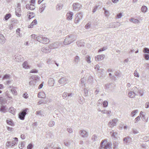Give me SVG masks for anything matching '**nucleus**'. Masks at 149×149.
I'll return each instance as SVG.
<instances>
[{
  "instance_id": "obj_1",
  "label": "nucleus",
  "mask_w": 149,
  "mask_h": 149,
  "mask_svg": "<svg viewBox=\"0 0 149 149\" xmlns=\"http://www.w3.org/2000/svg\"><path fill=\"white\" fill-rule=\"evenodd\" d=\"M77 39L76 36L72 34L69 35L64 39L63 44L65 45H69L75 40Z\"/></svg>"
},
{
  "instance_id": "obj_2",
  "label": "nucleus",
  "mask_w": 149,
  "mask_h": 149,
  "mask_svg": "<svg viewBox=\"0 0 149 149\" xmlns=\"http://www.w3.org/2000/svg\"><path fill=\"white\" fill-rule=\"evenodd\" d=\"M111 143L106 139L103 140L100 143V147L98 149H112Z\"/></svg>"
},
{
  "instance_id": "obj_3",
  "label": "nucleus",
  "mask_w": 149,
  "mask_h": 149,
  "mask_svg": "<svg viewBox=\"0 0 149 149\" xmlns=\"http://www.w3.org/2000/svg\"><path fill=\"white\" fill-rule=\"evenodd\" d=\"M83 14L81 12H79L76 14L75 18L74 21L75 23L77 24L79 23L81 20L83 18Z\"/></svg>"
},
{
  "instance_id": "obj_4",
  "label": "nucleus",
  "mask_w": 149,
  "mask_h": 149,
  "mask_svg": "<svg viewBox=\"0 0 149 149\" xmlns=\"http://www.w3.org/2000/svg\"><path fill=\"white\" fill-rule=\"evenodd\" d=\"M28 109H26L20 112L18 114L19 118L21 120H24L26 115L27 114V112Z\"/></svg>"
},
{
  "instance_id": "obj_5",
  "label": "nucleus",
  "mask_w": 149,
  "mask_h": 149,
  "mask_svg": "<svg viewBox=\"0 0 149 149\" xmlns=\"http://www.w3.org/2000/svg\"><path fill=\"white\" fill-rule=\"evenodd\" d=\"M38 77L36 75H33L31 77V79L32 80L30 81L29 82V84L30 86L34 85L36 83V80Z\"/></svg>"
},
{
  "instance_id": "obj_6",
  "label": "nucleus",
  "mask_w": 149,
  "mask_h": 149,
  "mask_svg": "<svg viewBox=\"0 0 149 149\" xmlns=\"http://www.w3.org/2000/svg\"><path fill=\"white\" fill-rule=\"evenodd\" d=\"M74 94L72 93H68L67 92H64L63 93L62 97L63 99L67 100L69 98V97H72Z\"/></svg>"
},
{
  "instance_id": "obj_7",
  "label": "nucleus",
  "mask_w": 149,
  "mask_h": 149,
  "mask_svg": "<svg viewBox=\"0 0 149 149\" xmlns=\"http://www.w3.org/2000/svg\"><path fill=\"white\" fill-rule=\"evenodd\" d=\"M118 121V120L116 118L113 119L109 122L108 125L109 127H113L116 125Z\"/></svg>"
},
{
  "instance_id": "obj_8",
  "label": "nucleus",
  "mask_w": 149,
  "mask_h": 149,
  "mask_svg": "<svg viewBox=\"0 0 149 149\" xmlns=\"http://www.w3.org/2000/svg\"><path fill=\"white\" fill-rule=\"evenodd\" d=\"M73 9L74 10H78L82 7L81 5L78 3H74L72 5Z\"/></svg>"
},
{
  "instance_id": "obj_9",
  "label": "nucleus",
  "mask_w": 149,
  "mask_h": 149,
  "mask_svg": "<svg viewBox=\"0 0 149 149\" xmlns=\"http://www.w3.org/2000/svg\"><path fill=\"white\" fill-rule=\"evenodd\" d=\"M68 80L67 77H61L58 80V82L60 84H63L65 83H67Z\"/></svg>"
},
{
  "instance_id": "obj_10",
  "label": "nucleus",
  "mask_w": 149,
  "mask_h": 149,
  "mask_svg": "<svg viewBox=\"0 0 149 149\" xmlns=\"http://www.w3.org/2000/svg\"><path fill=\"white\" fill-rule=\"evenodd\" d=\"M15 58L14 60L16 61H20L23 60V58L22 56L20 55L17 54L15 56Z\"/></svg>"
},
{
  "instance_id": "obj_11",
  "label": "nucleus",
  "mask_w": 149,
  "mask_h": 149,
  "mask_svg": "<svg viewBox=\"0 0 149 149\" xmlns=\"http://www.w3.org/2000/svg\"><path fill=\"white\" fill-rule=\"evenodd\" d=\"M80 134L81 136L85 138L87 137L88 135V133L85 130H81L80 131Z\"/></svg>"
},
{
  "instance_id": "obj_12",
  "label": "nucleus",
  "mask_w": 149,
  "mask_h": 149,
  "mask_svg": "<svg viewBox=\"0 0 149 149\" xmlns=\"http://www.w3.org/2000/svg\"><path fill=\"white\" fill-rule=\"evenodd\" d=\"M131 140V138L129 136H127L123 139V141L124 143L125 144H127V143L129 142Z\"/></svg>"
},
{
  "instance_id": "obj_13",
  "label": "nucleus",
  "mask_w": 149,
  "mask_h": 149,
  "mask_svg": "<svg viewBox=\"0 0 149 149\" xmlns=\"http://www.w3.org/2000/svg\"><path fill=\"white\" fill-rule=\"evenodd\" d=\"M6 38L3 35L0 34V44H3L5 42Z\"/></svg>"
},
{
  "instance_id": "obj_14",
  "label": "nucleus",
  "mask_w": 149,
  "mask_h": 149,
  "mask_svg": "<svg viewBox=\"0 0 149 149\" xmlns=\"http://www.w3.org/2000/svg\"><path fill=\"white\" fill-rule=\"evenodd\" d=\"M104 57L105 55L104 54L98 55L97 57H95V59L96 61H99L102 60Z\"/></svg>"
},
{
  "instance_id": "obj_15",
  "label": "nucleus",
  "mask_w": 149,
  "mask_h": 149,
  "mask_svg": "<svg viewBox=\"0 0 149 149\" xmlns=\"http://www.w3.org/2000/svg\"><path fill=\"white\" fill-rule=\"evenodd\" d=\"M49 47H44L42 48L41 49V51L45 53H48L50 52L51 51V49H50Z\"/></svg>"
},
{
  "instance_id": "obj_16",
  "label": "nucleus",
  "mask_w": 149,
  "mask_h": 149,
  "mask_svg": "<svg viewBox=\"0 0 149 149\" xmlns=\"http://www.w3.org/2000/svg\"><path fill=\"white\" fill-rule=\"evenodd\" d=\"M59 46L58 43L55 42L51 44L49 46V48L51 49H55L57 48Z\"/></svg>"
},
{
  "instance_id": "obj_17",
  "label": "nucleus",
  "mask_w": 149,
  "mask_h": 149,
  "mask_svg": "<svg viewBox=\"0 0 149 149\" xmlns=\"http://www.w3.org/2000/svg\"><path fill=\"white\" fill-rule=\"evenodd\" d=\"M46 6V4L43 3L41 5L39 8V11L40 13H42L44 10Z\"/></svg>"
},
{
  "instance_id": "obj_18",
  "label": "nucleus",
  "mask_w": 149,
  "mask_h": 149,
  "mask_svg": "<svg viewBox=\"0 0 149 149\" xmlns=\"http://www.w3.org/2000/svg\"><path fill=\"white\" fill-rule=\"evenodd\" d=\"M18 139L17 137L13 138V140H12L11 146H15L17 143Z\"/></svg>"
},
{
  "instance_id": "obj_19",
  "label": "nucleus",
  "mask_w": 149,
  "mask_h": 149,
  "mask_svg": "<svg viewBox=\"0 0 149 149\" xmlns=\"http://www.w3.org/2000/svg\"><path fill=\"white\" fill-rule=\"evenodd\" d=\"M137 94H135L132 91H130L128 93V95L129 97L131 98L134 97L135 95H137Z\"/></svg>"
},
{
  "instance_id": "obj_20",
  "label": "nucleus",
  "mask_w": 149,
  "mask_h": 149,
  "mask_svg": "<svg viewBox=\"0 0 149 149\" xmlns=\"http://www.w3.org/2000/svg\"><path fill=\"white\" fill-rule=\"evenodd\" d=\"M77 45L78 47H82L84 46L85 43L81 40L78 41L77 42Z\"/></svg>"
},
{
  "instance_id": "obj_21",
  "label": "nucleus",
  "mask_w": 149,
  "mask_h": 149,
  "mask_svg": "<svg viewBox=\"0 0 149 149\" xmlns=\"http://www.w3.org/2000/svg\"><path fill=\"white\" fill-rule=\"evenodd\" d=\"M73 15V13L72 12L67 13V19L68 20L72 19Z\"/></svg>"
},
{
  "instance_id": "obj_22",
  "label": "nucleus",
  "mask_w": 149,
  "mask_h": 149,
  "mask_svg": "<svg viewBox=\"0 0 149 149\" xmlns=\"http://www.w3.org/2000/svg\"><path fill=\"white\" fill-rule=\"evenodd\" d=\"M54 83V80L53 78H51L49 79L48 83L50 86L53 85Z\"/></svg>"
},
{
  "instance_id": "obj_23",
  "label": "nucleus",
  "mask_w": 149,
  "mask_h": 149,
  "mask_svg": "<svg viewBox=\"0 0 149 149\" xmlns=\"http://www.w3.org/2000/svg\"><path fill=\"white\" fill-rule=\"evenodd\" d=\"M110 134L111 136L114 139L116 138V136L117 135V133L116 132H114L113 131L110 132Z\"/></svg>"
},
{
  "instance_id": "obj_24",
  "label": "nucleus",
  "mask_w": 149,
  "mask_h": 149,
  "mask_svg": "<svg viewBox=\"0 0 149 149\" xmlns=\"http://www.w3.org/2000/svg\"><path fill=\"white\" fill-rule=\"evenodd\" d=\"M129 20L130 21L132 22L135 24H138L140 23V22L138 20L134 19V18L132 17L131 18V19H130Z\"/></svg>"
},
{
  "instance_id": "obj_25",
  "label": "nucleus",
  "mask_w": 149,
  "mask_h": 149,
  "mask_svg": "<svg viewBox=\"0 0 149 149\" xmlns=\"http://www.w3.org/2000/svg\"><path fill=\"white\" fill-rule=\"evenodd\" d=\"M42 42L41 43H47L49 42V40L43 36V39H42Z\"/></svg>"
},
{
  "instance_id": "obj_26",
  "label": "nucleus",
  "mask_w": 149,
  "mask_h": 149,
  "mask_svg": "<svg viewBox=\"0 0 149 149\" xmlns=\"http://www.w3.org/2000/svg\"><path fill=\"white\" fill-rule=\"evenodd\" d=\"M38 97L45 98V95L44 93H40L38 94Z\"/></svg>"
},
{
  "instance_id": "obj_27",
  "label": "nucleus",
  "mask_w": 149,
  "mask_h": 149,
  "mask_svg": "<svg viewBox=\"0 0 149 149\" xmlns=\"http://www.w3.org/2000/svg\"><path fill=\"white\" fill-rule=\"evenodd\" d=\"M80 59L79 57L78 56H76L74 58V62L76 63H78L80 61Z\"/></svg>"
},
{
  "instance_id": "obj_28",
  "label": "nucleus",
  "mask_w": 149,
  "mask_h": 149,
  "mask_svg": "<svg viewBox=\"0 0 149 149\" xmlns=\"http://www.w3.org/2000/svg\"><path fill=\"white\" fill-rule=\"evenodd\" d=\"M43 36L40 35L37 37L36 38V40L39 42H40L41 43L42 42V39H43Z\"/></svg>"
},
{
  "instance_id": "obj_29",
  "label": "nucleus",
  "mask_w": 149,
  "mask_h": 149,
  "mask_svg": "<svg viewBox=\"0 0 149 149\" xmlns=\"http://www.w3.org/2000/svg\"><path fill=\"white\" fill-rule=\"evenodd\" d=\"M63 5L62 4L59 3L57 5L56 8L57 10H60L62 8Z\"/></svg>"
},
{
  "instance_id": "obj_30",
  "label": "nucleus",
  "mask_w": 149,
  "mask_h": 149,
  "mask_svg": "<svg viewBox=\"0 0 149 149\" xmlns=\"http://www.w3.org/2000/svg\"><path fill=\"white\" fill-rule=\"evenodd\" d=\"M11 91L12 93L14 95H16L17 94V93L16 90L15 89V87H13L12 89H11Z\"/></svg>"
},
{
  "instance_id": "obj_31",
  "label": "nucleus",
  "mask_w": 149,
  "mask_h": 149,
  "mask_svg": "<svg viewBox=\"0 0 149 149\" xmlns=\"http://www.w3.org/2000/svg\"><path fill=\"white\" fill-rule=\"evenodd\" d=\"M103 9L104 10V13L105 16L107 17H109V11L106 10L105 8H103Z\"/></svg>"
},
{
  "instance_id": "obj_32",
  "label": "nucleus",
  "mask_w": 149,
  "mask_h": 149,
  "mask_svg": "<svg viewBox=\"0 0 149 149\" xmlns=\"http://www.w3.org/2000/svg\"><path fill=\"white\" fill-rule=\"evenodd\" d=\"M118 142L114 141L113 143V149H117L118 146Z\"/></svg>"
},
{
  "instance_id": "obj_33",
  "label": "nucleus",
  "mask_w": 149,
  "mask_h": 149,
  "mask_svg": "<svg viewBox=\"0 0 149 149\" xmlns=\"http://www.w3.org/2000/svg\"><path fill=\"white\" fill-rule=\"evenodd\" d=\"M22 66L23 68L25 69L28 68H29V66L27 62L25 61L23 64Z\"/></svg>"
},
{
  "instance_id": "obj_34",
  "label": "nucleus",
  "mask_w": 149,
  "mask_h": 149,
  "mask_svg": "<svg viewBox=\"0 0 149 149\" xmlns=\"http://www.w3.org/2000/svg\"><path fill=\"white\" fill-rule=\"evenodd\" d=\"M15 110L16 109H14V108L13 107H10L9 109L10 112L13 114H14L15 113Z\"/></svg>"
},
{
  "instance_id": "obj_35",
  "label": "nucleus",
  "mask_w": 149,
  "mask_h": 149,
  "mask_svg": "<svg viewBox=\"0 0 149 149\" xmlns=\"http://www.w3.org/2000/svg\"><path fill=\"white\" fill-rule=\"evenodd\" d=\"M140 116L141 115L142 116L143 120L145 122H147V120L146 119L145 117V115H144L143 114V112L142 111H141L140 113Z\"/></svg>"
},
{
  "instance_id": "obj_36",
  "label": "nucleus",
  "mask_w": 149,
  "mask_h": 149,
  "mask_svg": "<svg viewBox=\"0 0 149 149\" xmlns=\"http://www.w3.org/2000/svg\"><path fill=\"white\" fill-rule=\"evenodd\" d=\"M111 111H108L107 110H104L102 111V113L103 114H109L111 113Z\"/></svg>"
},
{
  "instance_id": "obj_37",
  "label": "nucleus",
  "mask_w": 149,
  "mask_h": 149,
  "mask_svg": "<svg viewBox=\"0 0 149 149\" xmlns=\"http://www.w3.org/2000/svg\"><path fill=\"white\" fill-rule=\"evenodd\" d=\"M55 125V122L54 121L51 120L49 123L48 125L50 127H52Z\"/></svg>"
},
{
  "instance_id": "obj_38",
  "label": "nucleus",
  "mask_w": 149,
  "mask_h": 149,
  "mask_svg": "<svg viewBox=\"0 0 149 149\" xmlns=\"http://www.w3.org/2000/svg\"><path fill=\"white\" fill-rule=\"evenodd\" d=\"M147 7L145 6H142L141 8V11L143 13H145L147 11Z\"/></svg>"
},
{
  "instance_id": "obj_39",
  "label": "nucleus",
  "mask_w": 149,
  "mask_h": 149,
  "mask_svg": "<svg viewBox=\"0 0 149 149\" xmlns=\"http://www.w3.org/2000/svg\"><path fill=\"white\" fill-rule=\"evenodd\" d=\"M92 140L94 141H96L98 140L97 136L96 135H93L92 137Z\"/></svg>"
},
{
  "instance_id": "obj_40",
  "label": "nucleus",
  "mask_w": 149,
  "mask_h": 149,
  "mask_svg": "<svg viewBox=\"0 0 149 149\" xmlns=\"http://www.w3.org/2000/svg\"><path fill=\"white\" fill-rule=\"evenodd\" d=\"M28 14H29V16L28 18L29 19H30L31 18H32L34 16V14L33 13L31 12H29L28 13Z\"/></svg>"
},
{
  "instance_id": "obj_41",
  "label": "nucleus",
  "mask_w": 149,
  "mask_h": 149,
  "mask_svg": "<svg viewBox=\"0 0 149 149\" xmlns=\"http://www.w3.org/2000/svg\"><path fill=\"white\" fill-rule=\"evenodd\" d=\"M138 112V110H135L133 111L130 114L131 116L132 117H133L135 115L136 113H137Z\"/></svg>"
},
{
  "instance_id": "obj_42",
  "label": "nucleus",
  "mask_w": 149,
  "mask_h": 149,
  "mask_svg": "<svg viewBox=\"0 0 149 149\" xmlns=\"http://www.w3.org/2000/svg\"><path fill=\"white\" fill-rule=\"evenodd\" d=\"M132 91L135 94H137L136 93H138L139 89L137 88L136 87H134L132 88Z\"/></svg>"
},
{
  "instance_id": "obj_43",
  "label": "nucleus",
  "mask_w": 149,
  "mask_h": 149,
  "mask_svg": "<svg viewBox=\"0 0 149 149\" xmlns=\"http://www.w3.org/2000/svg\"><path fill=\"white\" fill-rule=\"evenodd\" d=\"M6 145L7 147H12L13 146H11L12 143L10 141H7L6 142Z\"/></svg>"
},
{
  "instance_id": "obj_44",
  "label": "nucleus",
  "mask_w": 149,
  "mask_h": 149,
  "mask_svg": "<svg viewBox=\"0 0 149 149\" xmlns=\"http://www.w3.org/2000/svg\"><path fill=\"white\" fill-rule=\"evenodd\" d=\"M143 52L144 53L149 54V49L147 48H145L143 49Z\"/></svg>"
},
{
  "instance_id": "obj_45",
  "label": "nucleus",
  "mask_w": 149,
  "mask_h": 149,
  "mask_svg": "<svg viewBox=\"0 0 149 149\" xmlns=\"http://www.w3.org/2000/svg\"><path fill=\"white\" fill-rule=\"evenodd\" d=\"M11 16V15L9 13L6 14L5 17V19L6 20H7Z\"/></svg>"
},
{
  "instance_id": "obj_46",
  "label": "nucleus",
  "mask_w": 149,
  "mask_h": 149,
  "mask_svg": "<svg viewBox=\"0 0 149 149\" xmlns=\"http://www.w3.org/2000/svg\"><path fill=\"white\" fill-rule=\"evenodd\" d=\"M86 59L88 63H90L91 61H90L91 58L89 56H87L86 57Z\"/></svg>"
},
{
  "instance_id": "obj_47",
  "label": "nucleus",
  "mask_w": 149,
  "mask_h": 149,
  "mask_svg": "<svg viewBox=\"0 0 149 149\" xmlns=\"http://www.w3.org/2000/svg\"><path fill=\"white\" fill-rule=\"evenodd\" d=\"M5 111V107L4 106L2 105L0 108V111L2 112H4Z\"/></svg>"
},
{
  "instance_id": "obj_48",
  "label": "nucleus",
  "mask_w": 149,
  "mask_h": 149,
  "mask_svg": "<svg viewBox=\"0 0 149 149\" xmlns=\"http://www.w3.org/2000/svg\"><path fill=\"white\" fill-rule=\"evenodd\" d=\"M138 93H139L140 96H142L143 95L144 93L142 89H139Z\"/></svg>"
},
{
  "instance_id": "obj_49",
  "label": "nucleus",
  "mask_w": 149,
  "mask_h": 149,
  "mask_svg": "<svg viewBox=\"0 0 149 149\" xmlns=\"http://www.w3.org/2000/svg\"><path fill=\"white\" fill-rule=\"evenodd\" d=\"M132 131L133 134H136L139 133V132L135 128H133L132 129Z\"/></svg>"
},
{
  "instance_id": "obj_50",
  "label": "nucleus",
  "mask_w": 149,
  "mask_h": 149,
  "mask_svg": "<svg viewBox=\"0 0 149 149\" xmlns=\"http://www.w3.org/2000/svg\"><path fill=\"white\" fill-rule=\"evenodd\" d=\"M86 81V79L84 78H83L81 79V84H82L83 86V85H85L84 83Z\"/></svg>"
},
{
  "instance_id": "obj_51",
  "label": "nucleus",
  "mask_w": 149,
  "mask_h": 149,
  "mask_svg": "<svg viewBox=\"0 0 149 149\" xmlns=\"http://www.w3.org/2000/svg\"><path fill=\"white\" fill-rule=\"evenodd\" d=\"M144 58L147 60L149 59V55L148 54H144L143 55Z\"/></svg>"
},
{
  "instance_id": "obj_52",
  "label": "nucleus",
  "mask_w": 149,
  "mask_h": 149,
  "mask_svg": "<svg viewBox=\"0 0 149 149\" xmlns=\"http://www.w3.org/2000/svg\"><path fill=\"white\" fill-rule=\"evenodd\" d=\"M42 113V112L41 111H38L36 112V115H39L41 116H42L43 115Z\"/></svg>"
},
{
  "instance_id": "obj_53",
  "label": "nucleus",
  "mask_w": 149,
  "mask_h": 149,
  "mask_svg": "<svg viewBox=\"0 0 149 149\" xmlns=\"http://www.w3.org/2000/svg\"><path fill=\"white\" fill-rule=\"evenodd\" d=\"M10 77V75L6 74H5L4 75V76H3V79H9Z\"/></svg>"
},
{
  "instance_id": "obj_54",
  "label": "nucleus",
  "mask_w": 149,
  "mask_h": 149,
  "mask_svg": "<svg viewBox=\"0 0 149 149\" xmlns=\"http://www.w3.org/2000/svg\"><path fill=\"white\" fill-rule=\"evenodd\" d=\"M7 123L8 125H9L11 126H13L14 125V123L11 120H7Z\"/></svg>"
},
{
  "instance_id": "obj_55",
  "label": "nucleus",
  "mask_w": 149,
  "mask_h": 149,
  "mask_svg": "<svg viewBox=\"0 0 149 149\" xmlns=\"http://www.w3.org/2000/svg\"><path fill=\"white\" fill-rule=\"evenodd\" d=\"M103 106L104 107H107L108 105V102L107 101H104L103 103Z\"/></svg>"
},
{
  "instance_id": "obj_56",
  "label": "nucleus",
  "mask_w": 149,
  "mask_h": 149,
  "mask_svg": "<svg viewBox=\"0 0 149 149\" xmlns=\"http://www.w3.org/2000/svg\"><path fill=\"white\" fill-rule=\"evenodd\" d=\"M111 84H106L105 86V88L106 89H108L110 88Z\"/></svg>"
},
{
  "instance_id": "obj_57",
  "label": "nucleus",
  "mask_w": 149,
  "mask_h": 149,
  "mask_svg": "<svg viewBox=\"0 0 149 149\" xmlns=\"http://www.w3.org/2000/svg\"><path fill=\"white\" fill-rule=\"evenodd\" d=\"M107 47H103L102 48H101L98 50V52L103 51L107 49Z\"/></svg>"
},
{
  "instance_id": "obj_58",
  "label": "nucleus",
  "mask_w": 149,
  "mask_h": 149,
  "mask_svg": "<svg viewBox=\"0 0 149 149\" xmlns=\"http://www.w3.org/2000/svg\"><path fill=\"white\" fill-rule=\"evenodd\" d=\"M120 73L118 72H116L114 73V75L113 76V77H115L118 76L120 75Z\"/></svg>"
},
{
  "instance_id": "obj_59",
  "label": "nucleus",
  "mask_w": 149,
  "mask_h": 149,
  "mask_svg": "<svg viewBox=\"0 0 149 149\" xmlns=\"http://www.w3.org/2000/svg\"><path fill=\"white\" fill-rule=\"evenodd\" d=\"M140 120V117L139 116L136 118L134 120V123H136Z\"/></svg>"
},
{
  "instance_id": "obj_60",
  "label": "nucleus",
  "mask_w": 149,
  "mask_h": 149,
  "mask_svg": "<svg viewBox=\"0 0 149 149\" xmlns=\"http://www.w3.org/2000/svg\"><path fill=\"white\" fill-rule=\"evenodd\" d=\"M15 13L16 15L18 17H20L21 16V12L20 11L18 13L17 11H16Z\"/></svg>"
},
{
  "instance_id": "obj_61",
  "label": "nucleus",
  "mask_w": 149,
  "mask_h": 149,
  "mask_svg": "<svg viewBox=\"0 0 149 149\" xmlns=\"http://www.w3.org/2000/svg\"><path fill=\"white\" fill-rule=\"evenodd\" d=\"M100 92L99 88H95V95H97L99 92Z\"/></svg>"
},
{
  "instance_id": "obj_62",
  "label": "nucleus",
  "mask_w": 149,
  "mask_h": 149,
  "mask_svg": "<svg viewBox=\"0 0 149 149\" xmlns=\"http://www.w3.org/2000/svg\"><path fill=\"white\" fill-rule=\"evenodd\" d=\"M67 131L70 133H72L73 132V130L71 128H68L67 129Z\"/></svg>"
},
{
  "instance_id": "obj_63",
  "label": "nucleus",
  "mask_w": 149,
  "mask_h": 149,
  "mask_svg": "<svg viewBox=\"0 0 149 149\" xmlns=\"http://www.w3.org/2000/svg\"><path fill=\"white\" fill-rule=\"evenodd\" d=\"M91 26V23L89 22L86 24L85 26V28L86 29H88Z\"/></svg>"
},
{
  "instance_id": "obj_64",
  "label": "nucleus",
  "mask_w": 149,
  "mask_h": 149,
  "mask_svg": "<svg viewBox=\"0 0 149 149\" xmlns=\"http://www.w3.org/2000/svg\"><path fill=\"white\" fill-rule=\"evenodd\" d=\"M145 107L146 108H149V102H147L145 104Z\"/></svg>"
}]
</instances>
